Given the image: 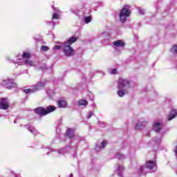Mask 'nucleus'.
Here are the masks:
<instances>
[{"instance_id":"nucleus-1","label":"nucleus","mask_w":177,"mask_h":177,"mask_svg":"<svg viewBox=\"0 0 177 177\" xmlns=\"http://www.w3.org/2000/svg\"><path fill=\"white\" fill-rule=\"evenodd\" d=\"M56 110V106L50 105L46 107V109L44 107H38L35 109V113L36 114H39V115H46V114H49V113H53Z\"/></svg>"},{"instance_id":"nucleus-2","label":"nucleus","mask_w":177,"mask_h":177,"mask_svg":"<svg viewBox=\"0 0 177 177\" xmlns=\"http://www.w3.org/2000/svg\"><path fill=\"white\" fill-rule=\"evenodd\" d=\"M130 7L129 6H124L122 9L120 10L119 17H120V21L121 23H125L127 21V19L131 15V11L129 10Z\"/></svg>"},{"instance_id":"nucleus-3","label":"nucleus","mask_w":177,"mask_h":177,"mask_svg":"<svg viewBox=\"0 0 177 177\" xmlns=\"http://www.w3.org/2000/svg\"><path fill=\"white\" fill-rule=\"evenodd\" d=\"M131 88V81L128 79L120 77L118 80V89H129Z\"/></svg>"},{"instance_id":"nucleus-4","label":"nucleus","mask_w":177,"mask_h":177,"mask_svg":"<svg viewBox=\"0 0 177 177\" xmlns=\"http://www.w3.org/2000/svg\"><path fill=\"white\" fill-rule=\"evenodd\" d=\"M2 85L6 86L7 89H13V88H17V84L15 83L12 79H6L2 81Z\"/></svg>"},{"instance_id":"nucleus-5","label":"nucleus","mask_w":177,"mask_h":177,"mask_svg":"<svg viewBox=\"0 0 177 177\" xmlns=\"http://www.w3.org/2000/svg\"><path fill=\"white\" fill-rule=\"evenodd\" d=\"M62 49L65 56H68V57H70V56H74L75 53L74 49H73L71 46L67 44H63Z\"/></svg>"},{"instance_id":"nucleus-6","label":"nucleus","mask_w":177,"mask_h":177,"mask_svg":"<svg viewBox=\"0 0 177 177\" xmlns=\"http://www.w3.org/2000/svg\"><path fill=\"white\" fill-rule=\"evenodd\" d=\"M46 85V82H39L37 84L32 85V88H33L34 92H37L38 91H41L43 88H45V86Z\"/></svg>"},{"instance_id":"nucleus-7","label":"nucleus","mask_w":177,"mask_h":177,"mask_svg":"<svg viewBox=\"0 0 177 177\" xmlns=\"http://www.w3.org/2000/svg\"><path fill=\"white\" fill-rule=\"evenodd\" d=\"M9 107V101L8 98H0V109L1 110H8Z\"/></svg>"},{"instance_id":"nucleus-8","label":"nucleus","mask_w":177,"mask_h":177,"mask_svg":"<svg viewBox=\"0 0 177 177\" xmlns=\"http://www.w3.org/2000/svg\"><path fill=\"white\" fill-rule=\"evenodd\" d=\"M156 162L153 160H149L146 163V167L150 169L151 171H156Z\"/></svg>"},{"instance_id":"nucleus-9","label":"nucleus","mask_w":177,"mask_h":177,"mask_svg":"<svg viewBox=\"0 0 177 177\" xmlns=\"http://www.w3.org/2000/svg\"><path fill=\"white\" fill-rule=\"evenodd\" d=\"M162 122H155L153 123V131H155V132H160V131H161V129H162Z\"/></svg>"},{"instance_id":"nucleus-10","label":"nucleus","mask_w":177,"mask_h":177,"mask_svg":"<svg viewBox=\"0 0 177 177\" xmlns=\"http://www.w3.org/2000/svg\"><path fill=\"white\" fill-rule=\"evenodd\" d=\"M147 124V122L146 121L138 122L136 124L135 128L137 130L142 129V128H145V127H146Z\"/></svg>"},{"instance_id":"nucleus-11","label":"nucleus","mask_w":177,"mask_h":177,"mask_svg":"<svg viewBox=\"0 0 177 177\" xmlns=\"http://www.w3.org/2000/svg\"><path fill=\"white\" fill-rule=\"evenodd\" d=\"M129 93L128 90L123 88V89H119L118 91V95L120 96V97H124L125 95H127Z\"/></svg>"},{"instance_id":"nucleus-12","label":"nucleus","mask_w":177,"mask_h":177,"mask_svg":"<svg viewBox=\"0 0 177 177\" xmlns=\"http://www.w3.org/2000/svg\"><path fill=\"white\" fill-rule=\"evenodd\" d=\"M117 174L119 176H122V171H124V166L120 165H116Z\"/></svg>"},{"instance_id":"nucleus-13","label":"nucleus","mask_w":177,"mask_h":177,"mask_svg":"<svg viewBox=\"0 0 177 177\" xmlns=\"http://www.w3.org/2000/svg\"><path fill=\"white\" fill-rule=\"evenodd\" d=\"M53 9H54L55 12H56L53 15V20H58V19H59V13H60V10L55 8V7L53 6Z\"/></svg>"},{"instance_id":"nucleus-14","label":"nucleus","mask_w":177,"mask_h":177,"mask_svg":"<svg viewBox=\"0 0 177 177\" xmlns=\"http://www.w3.org/2000/svg\"><path fill=\"white\" fill-rule=\"evenodd\" d=\"M57 104L59 107H61L62 109L67 107V102L66 100H59V101H57Z\"/></svg>"},{"instance_id":"nucleus-15","label":"nucleus","mask_w":177,"mask_h":177,"mask_svg":"<svg viewBox=\"0 0 177 177\" xmlns=\"http://www.w3.org/2000/svg\"><path fill=\"white\" fill-rule=\"evenodd\" d=\"M176 115H177V110L174 109L171 111L169 115L168 120L171 121V120H174V118H175Z\"/></svg>"},{"instance_id":"nucleus-16","label":"nucleus","mask_w":177,"mask_h":177,"mask_svg":"<svg viewBox=\"0 0 177 177\" xmlns=\"http://www.w3.org/2000/svg\"><path fill=\"white\" fill-rule=\"evenodd\" d=\"M27 129L30 131L32 135H38V131L32 126H28Z\"/></svg>"},{"instance_id":"nucleus-17","label":"nucleus","mask_w":177,"mask_h":177,"mask_svg":"<svg viewBox=\"0 0 177 177\" xmlns=\"http://www.w3.org/2000/svg\"><path fill=\"white\" fill-rule=\"evenodd\" d=\"M113 45H115V46H117V47H122L124 46V43L121 40H118L114 41Z\"/></svg>"},{"instance_id":"nucleus-18","label":"nucleus","mask_w":177,"mask_h":177,"mask_svg":"<svg viewBox=\"0 0 177 177\" xmlns=\"http://www.w3.org/2000/svg\"><path fill=\"white\" fill-rule=\"evenodd\" d=\"M78 106H88V101L86 100H80L77 102Z\"/></svg>"},{"instance_id":"nucleus-19","label":"nucleus","mask_w":177,"mask_h":177,"mask_svg":"<svg viewBox=\"0 0 177 177\" xmlns=\"http://www.w3.org/2000/svg\"><path fill=\"white\" fill-rule=\"evenodd\" d=\"M75 41H77V37H71L65 44L70 46L72 44H74V42H75Z\"/></svg>"},{"instance_id":"nucleus-20","label":"nucleus","mask_w":177,"mask_h":177,"mask_svg":"<svg viewBox=\"0 0 177 177\" xmlns=\"http://www.w3.org/2000/svg\"><path fill=\"white\" fill-rule=\"evenodd\" d=\"M66 135L68 136V138H73L74 137V132L73 131V129H68L66 131Z\"/></svg>"},{"instance_id":"nucleus-21","label":"nucleus","mask_w":177,"mask_h":177,"mask_svg":"<svg viewBox=\"0 0 177 177\" xmlns=\"http://www.w3.org/2000/svg\"><path fill=\"white\" fill-rule=\"evenodd\" d=\"M170 52L171 53H172L173 55H177V45H174L171 47V48L170 49Z\"/></svg>"},{"instance_id":"nucleus-22","label":"nucleus","mask_w":177,"mask_h":177,"mask_svg":"<svg viewBox=\"0 0 177 177\" xmlns=\"http://www.w3.org/2000/svg\"><path fill=\"white\" fill-rule=\"evenodd\" d=\"M23 92H24V93L28 94V93H34V89L32 88V86L31 87V88H26L24 89L23 91Z\"/></svg>"},{"instance_id":"nucleus-23","label":"nucleus","mask_w":177,"mask_h":177,"mask_svg":"<svg viewBox=\"0 0 177 177\" xmlns=\"http://www.w3.org/2000/svg\"><path fill=\"white\" fill-rule=\"evenodd\" d=\"M25 64H26V66H29V67H31V66H34V62L29 59H26Z\"/></svg>"},{"instance_id":"nucleus-24","label":"nucleus","mask_w":177,"mask_h":177,"mask_svg":"<svg viewBox=\"0 0 177 177\" xmlns=\"http://www.w3.org/2000/svg\"><path fill=\"white\" fill-rule=\"evenodd\" d=\"M116 158H118V160H124V158H125V156L122 153H118L116 155Z\"/></svg>"},{"instance_id":"nucleus-25","label":"nucleus","mask_w":177,"mask_h":177,"mask_svg":"<svg viewBox=\"0 0 177 177\" xmlns=\"http://www.w3.org/2000/svg\"><path fill=\"white\" fill-rule=\"evenodd\" d=\"M41 50H42L43 52H48V50H49V47L46 46H42L41 47Z\"/></svg>"},{"instance_id":"nucleus-26","label":"nucleus","mask_w":177,"mask_h":177,"mask_svg":"<svg viewBox=\"0 0 177 177\" xmlns=\"http://www.w3.org/2000/svg\"><path fill=\"white\" fill-rule=\"evenodd\" d=\"M91 20H92V18H91V17H86L84 18V21L85 23H86V24H88V23H91Z\"/></svg>"},{"instance_id":"nucleus-27","label":"nucleus","mask_w":177,"mask_h":177,"mask_svg":"<svg viewBox=\"0 0 177 177\" xmlns=\"http://www.w3.org/2000/svg\"><path fill=\"white\" fill-rule=\"evenodd\" d=\"M23 57L24 59H30V53H24L23 55Z\"/></svg>"},{"instance_id":"nucleus-28","label":"nucleus","mask_w":177,"mask_h":177,"mask_svg":"<svg viewBox=\"0 0 177 177\" xmlns=\"http://www.w3.org/2000/svg\"><path fill=\"white\" fill-rule=\"evenodd\" d=\"M109 73L111 75L117 74V69H109Z\"/></svg>"},{"instance_id":"nucleus-29","label":"nucleus","mask_w":177,"mask_h":177,"mask_svg":"<svg viewBox=\"0 0 177 177\" xmlns=\"http://www.w3.org/2000/svg\"><path fill=\"white\" fill-rule=\"evenodd\" d=\"M53 49H54V50H59V49H63V45H62V46H55Z\"/></svg>"},{"instance_id":"nucleus-30","label":"nucleus","mask_w":177,"mask_h":177,"mask_svg":"<svg viewBox=\"0 0 177 177\" xmlns=\"http://www.w3.org/2000/svg\"><path fill=\"white\" fill-rule=\"evenodd\" d=\"M106 145H107V141L104 140L101 142V148L104 149L106 147Z\"/></svg>"},{"instance_id":"nucleus-31","label":"nucleus","mask_w":177,"mask_h":177,"mask_svg":"<svg viewBox=\"0 0 177 177\" xmlns=\"http://www.w3.org/2000/svg\"><path fill=\"white\" fill-rule=\"evenodd\" d=\"M92 115H93V112L89 111L87 115L88 120H89V118H91Z\"/></svg>"},{"instance_id":"nucleus-32","label":"nucleus","mask_w":177,"mask_h":177,"mask_svg":"<svg viewBox=\"0 0 177 177\" xmlns=\"http://www.w3.org/2000/svg\"><path fill=\"white\" fill-rule=\"evenodd\" d=\"M64 151H66V149H62L58 151V153H59V154H64Z\"/></svg>"},{"instance_id":"nucleus-33","label":"nucleus","mask_w":177,"mask_h":177,"mask_svg":"<svg viewBox=\"0 0 177 177\" xmlns=\"http://www.w3.org/2000/svg\"><path fill=\"white\" fill-rule=\"evenodd\" d=\"M145 10H143V9H139V13H140V15H145Z\"/></svg>"},{"instance_id":"nucleus-34","label":"nucleus","mask_w":177,"mask_h":177,"mask_svg":"<svg viewBox=\"0 0 177 177\" xmlns=\"http://www.w3.org/2000/svg\"><path fill=\"white\" fill-rule=\"evenodd\" d=\"M156 143H160L161 142V138H158V140H156Z\"/></svg>"},{"instance_id":"nucleus-35","label":"nucleus","mask_w":177,"mask_h":177,"mask_svg":"<svg viewBox=\"0 0 177 177\" xmlns=\"http://www.w3.org/2000/svg\"><path fill=\"white\" fill-rule=\"evenodd\" d=\"M100 149V147H99V146L95 147V150H97V151H99Z\"/></svg>"},{"instance_id":"nucleus-36","label":"nucleus","mask_w":177,"mask_h":177,"mask_svg":"<svg viewBox=\"0 0 177 177\" xmlns=\"http://www.w3.org/2000/svg\"><path fill=\"white\" fill-rule=\"evenodd\" d=\"M70 177H73V174H70Z\"/></svg>"},{"instance_id":"nucleus-37","label":"nucleus","mask_w":177,"mask_h":177,"mask_svg":"<svg viewBox=\"0 0 177 177\" xmlns=\"http://www.w3.org/2000/svg\"><path fill=\"white\" fill-rule=\"evenodd\" d=\"M15 124H16V120L14 121Z\"/></svg>"}]
</instances>
